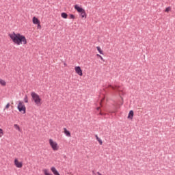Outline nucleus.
Segmentation results:
<instances>
[{
  "instance_id": "1",
  "label": "nucleus",
  "mask_w": 175,
  "mask_h": 175,
  "mask_svg": "<svg viewBox=\"0 0 175 175\" xmlns=\"http://www.w3.org/2000/svg\"><path fill=\"white\" fill-rule=\"evenodd\" d=\"M9 36L11 40L13 42V43L16 46H21V44H23V46H25V44H28V40H27V38L25 37V36L20 33L13 32L9 34Z\"/></svg>"
},
{
  "instance_id": "2",
  "label": "nucleus",
  "mask_w": 175,
  "mask_h": 175,
  "mask_svg": "<svg viewBox=\"0 0 175 175\" xmlns=\"http://www.w3.org/2000/svg\"><path fill=\"white\" fill-rule=\"evenodd\" d=\"M31 100L35 103L36 106L42 105V98L39 94H36L35 92H31Z\"/></svg>"
},
{
  "instance_id": "3",
  "label": "nucleus",
  "mask_w": 175,
  "mask_h": 175,
  "mask_svg": "<svg viewBox=\"0 0 175 175\" xmlns=\"http://www.w3.org/2000/svg\"><path fill=\"white\" fill-rule=\"evenodd\" d=\"M49 144L53 151H58L59 150L58 142L51 138L49 139Z\"/></svg>"
},
{
  "instance_id": "4",
  "label": "nucleus",
  "mask_w": 175,
  "mask_h": 175,
  "mask_svg": "<svg viewBox=\"0 0 175 175\" xmlns=\"http://www.w3.org/2000/svg\"><path fill=\"white\" fill-rule=\"evenodd\" d=\"M74 8L78 13H80V16H81V18H87V13L85 12V10H84V9H83V8L79 6V5H75L74 6Z\"/></svg>"
},
{
  "instance_id": "5",
  "label": "nucleus",
  "mask_w": 175,
  "mask_h": 175,
  "mask_svg": "<svg viewBox=\"0 0 175 175\" xmlns=\"http://www.w3.org/2000/svg\"><path fill=\"white\" fill-rule=\"evenodd\" d=\"M17 109L18 110H19L20 113H22V114H25L27 108L25 107V105H24V103L19 101Z\"/></svg>"
},
{
  "instance_id": "6",
  "label": "nucleus",
  "mask_w": 175,
  "mask_h": 175,
  "mask_svg": "<svg viewBox=\"0 0 175 175\" xmlns=\"http://www.w3.org/2000/svg\"><path fill=\"white\" fill-rule=\"evenodd\" d=\"M14 165L18 169L23 168V161H20V160H18V159H17V158L14 159Z\"/></svg>"
},
{
  "instance_id": "7",
  "label": "nucleus",
  "mask_w": 175,
  "mask_h": 175,
  "mask_svg": "<svg viewBox=\"0 0 175 175\" xmlns=\"http://www.w3.org/2000/svg\"><path fill=\"white\" fill-rule=\"evenodd\" d=\"M75 73L78 75V76H83V70H81V67L79 66L75 67Z\"/></svg>"
},
{
  "instance_id": "8",
  "label": "nucleus",
  "mask_w": 175,
  "mask_h": 175,
  "mask_svg": "<svg viewBox=\"0 0 175 175\" xmlns=\"http://www.w3.org/2000/svg\"><path fill=\"white\" fill-rule=\"evenodd\" d=\"M64 133L67 137H71L70 131H68L66 128H64Z\"/></svg>"
},
{
  "instance_id": "9",
  "label": "nucleus",
  "mask_w": 175,
  "mask_h": 175,
  "mask_svg": "<svg viewBox=\"0 0 175 175\" xmlns=\"http://www.w3.org/2000/svg\"><path fill=\"white\" fill-rule=\"evenodd\" d=\"M51 171L52 172V173H53L54 175H60L59 172H58V170H57V168H55V167H51Z\"/></svg>"
},
{
  "instance_id": "10",
  "label": "nucleus",
  "mask_w": 175,
  "mask_h": 175,
  "mask_svg": "<svg viewBox=\"0 0 175 175\" xmlns=\"http://www.w3.org/2000/svg\"><path fill=\"white\" fill-rule=\"evenodd\" d=\"M32 23H33V24L36 25V24H39L40 23V21L38 18L34 16L32 18Z\"/></svg>"
},
{
  "instance_id": "11",
  "label": "nucleus",
  "mask_w": 175,
  "mask_h": 175,
  "mask_svg": "<svg viewBox=\"0 0 175 175\" xmlns=\"http://www.w3.org/2000/svg\"><path fill=\"white\" fill-rule=\"evenodd\" d=\"M133 116H134V112L133 110H131L129 113V116H128L127 118H129V120H133Z\"/></svg>"
},
{
  "instance_id": "12",
  "label": "nucleus",
  "mask_w": 175,
  "mask_h": 175,
  "mask_svg": "<svg viewBox=\"0 0 175 175\" xmlns=\"http://www.w3.org/2000/svg\"><path fill=\"white\" fill-rule=\"evenodd\" d=\"M0 85H1L2 87H6V81L0 79Z\"/></svg>"
},
{
  "instance_id": "13",
  "label": "nucleus",
  "mask_w": 175,
  "mask_h": 175,
  "mask_svg": "<svg viewBox=\"0 0 175 175\" xmlns=\"http://www.w3.org/2000/svg\"><path fill=\"white\" fill-rule=\"evenodd\" d=\"M96 139L97 142H98V143L100 146H102V144H103V142L101 140L100 138H99V137H98L97 135H96Z\"/></svg>"
},
{
  "instance_id": "14",
  "label": "nucleus",
  "mask_w": 175,
  "mask_h": 175,
  "mask_svg": "<svg viewBox=\"0 0 175 175\" xmlns=\"http://www.w3.org/2000/svg\"><path fill=\"white\" fill-rule=\"evenodd\" d=\"M109 87H111V88H112V90H113V91H118L119 87L117 86V85H110Z\"/></svg>"
},
{
  "instance_id": "15",
  "label": "nucleus",
  "mask_w": 175,
  "mask_h": 175,
  "mask_svg": "<svg viewBox=\"0 0 175 175\" xmlns=\"http://www.w3.org/2000/svg\"><path fill=\"white\" fill-rule=\"evenodd\" d=\"M14 128H15L16 131H18V132H21V129L20 128V126H18V124H14Z\"/></svg>"
},
{
  "instance_id": "16",
  "label": "nucleus",
  "mask_w": 175,
  "mask_h": 175,
  "mask_svg": "<svg viewBox=\"0 0 175 175\" xmlns=\"http://www.w3.org/2000/svg\"><path fill=\"white\" fill-rule=\"evenodd\" d=\"M61 17H62V18H68V14L65 12H62L61 14Z\"/></svg>"
},
{
  "instance_id": "17",
  "label": "nucleus",
  "mask_w": 175,
  "mask_h": 175,
  "mask_svg": "<svg viewBox=\"0 0 175 175\" xmlns=\"http://www.w3.org/2000/svg\"><path fill=\"white\" fill-rule=\"evenodd\" d=\"M96 49H97V51H98V53L103 55V51H102V49H100V46H96Z\"/></svg>"
},
{
  "instance_id": "18",
  "label": "nucleus",
  "mask_w": 175,
  "mask_h": 175,
  "mask_svg": "<svg viewBox=\"0 0 175 175\" xmlns=\"http://www.w3.org/2000/svg\"><path fill=\"white\" fill-rule=\"evenodd\" d=\"M170 10H172V8L167 7L165 8V13H169V12H170Z\"/></svg>"
},
{
  "instance_id": "19",
  "label": "nucleus",
  "mask_w": 175,
  "mask_h": 175,
  "mask_svg": "<svg viewBox=\"0 0 175 175\" xmlns=\"http://www.w3.org/2000/svg\"><path fill=\"white\" fill-rule=\"evenodd\" d=\"M5 135L3 133V130L2 129H0V137H2Z\"/></svg>"
},
{
  "instance_id": "20",
  "label": "nucleus",
  "mask_w": 175,
  "mask_h": 175,
  "mask_svg": "<svg viewBox=\"0 0 175 175\" xmlns=\"http://www.w3.org/2000/svg\"><path fill=\"white\" fill-rule=\"evenodd\" d=\"M69 16H70V18L71 20H75V18H76V16H75V15H73L72 14H70Z\"/></svg>"
},
{
  "instance_id": "21",
  "label": "nucleus",
  "mask_w": 175,
  "mask_h": 175,
  "mask_svg": "<svg viewBox=\"0 0 175 175\" xmlns=\"http://www.w3.org/2000/svg\"><path fill=\"white\" fill-rule=\"evenodd\" d=\"M36 25H37L38 28L39 29H42V25H40V22L39 23H37Z\"/></svg>"
},
{
  "instance_id": "22",
  "label": "nucleus",
  "mask_w": 175,
  "mask_h": 175,
  "mask_svg": "<svg viewBox=\"0 0 175 175\" xmlns=\"http://www.w3.org/2000/svg\"><path fill=\"white\" fill-rule=\"evenodd\" d=\"M24 100H25V103H28V96H25Z\"/></svg>"
},
{
  "instance_id": "23",
  "label": "nucleus",
  "mask_w": 175,
  "mask_h": 175,
  "mask_svg": "<svg viewBox=\"0 0 175 175\" xmlns=\"http://www.w3.org/2000/svg\"><path fill=\"white\" fill-rule=\"evenodd\" d=\"M9 107H10V103H8V104L5 105V109H6L8 110V109H9Z\"/></svg>"
},
{
  "instance_id": "24",
  "label": "nucleus",
  "mask_w": 175,
  "mask_h": 175,
  "mask_svg": "<svg viewBox=\"0 0 175 175\" xmlns=\"http://www.w3.org/2000/svg\"><path fill=\"white\" fill-rule=\"evenodd\" d=\"M99 58H100V59H102V61H103V57L102 56H100Z\"/></svg>"
},
{
  "instance_id": "25",
  "label": "nucleus",
  "mask_w": 175,
  "mask_h": 175,
  "mask_svg": "<svg viewBox=\"0 0 175 175\" xmlns=\"http://www.w3.org/2000/svg\"><path fill=\"white\" fill-rule=\"evenodd\" d=\"M96 110H100V107H97Z\"/></svg>"
},
{
  "instance_id": "26",
  "label": "nucleus",
  "mask_w": 175,
  "mask_h": 175,
  "mask_svg": "<svg viewBox=\"0 0 175 175\" xmlns=\"http://www.w3.org/2000/svg\"><path fill=\"white\" fill-rule=\"evenodd\" d=\"M98 57H100L101 55H99V54H97L96 55Z\"/></svg>"
},
{
  "instance_id": "27",
  "label": "nucleus",
  "mask_w": 175,
  "mask_h": 175,
  "mask_svg": "<svg viewBox=\"0 0 175 175\" xmlns=\"http://www.w3.org/2000/svg\"><path fill=\"white\" fill-rule=\"evenodd\" d=\"M97 174L98 175H102V174H100V172H98Z\"/></svg>"
},
{
  "instance_id": "28",
  "label": "nucleus",
  "mask_w": 175,
  "mask_h": 175,
  "mask_svg": "<svg viewBox=\"0 0 175 175\" xmlns=\"http://www.w3.org/2000/svg\"><path fill=\"white\" fill-rule=\"evenodd\" d=\"M100 115L102 116V112H100Z\"/></svg>"
}]
</instances>
